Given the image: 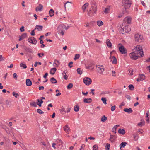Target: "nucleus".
<instances>
[{
  "label": "nucleus",
  "instance_id": "obj_1",
  "mask_svg": "<svg viewBox=\"0 0 150 150\" xmlns=\"http://www.w3.org/2000/svg\"><path fill=\"white\" fill-rule=\"evenodd\" d=\"M132 51L133 52L130 54L131 58L133 60H136L139 57L144 56L142 47L140 45H137L134 47Z\"/></svg>",
  "mask_w": 150,
  "mask_h": 150
},
{
  "label": "nucleus",
  "instance_id": "obj_2",
  "mask_svg": "<svg viewBox=\"0 0 150 150\" xmlns=\"http://www.w3.org/2000/svg\"><path fill=\"white\" fill-rule=\"evenodd\" d=\"M122 5L124 6L123 8L122 11L124 13L127 12V9L129 8L130 7L132 2L129 0H123L122 1Z\"/></svg>",
  "mask_w": 150,
  "mask_h": 150
},
{
  "label": "nucleus",
  "instance_id": "obj_3",
  "mask_svg": "<svg viewBox=\"0 0 150 150\" xmlns=\"http://www.w3.org/2000/svg\"><path fill=\"white\" fill-rule=\"evenodd\" d=\"M120 32L124 34L126 33L129 32L130 31L131 29L130 28L128 27L127 25L126 26L123 24L121 25V29H120Z\"/></svg>",
  "mask_w": 150,
  "mask_h": 150
},
{
  "label": "nucleus",
  "instance_id": "obj_4",
  "mask_svg": "<svg viewBox=\"0 0 150 150\" xmlns=\"http://www.w3.org/2000/svg\"><path fill=\"white\" fill-rule=\"evenodd\" d=\"M134 38L135 41L139 42H142L143 40L142 36L138 33L134 35Z\"/></svg>",
  "mask_w": 150,
  "mask_h": 150
},
{
  "label": "nucleus",
  "instance_id": "obj_5",
  "mask_svg": "<svg viewBox=\"0 0 150 150\" xmlns=\"http://www.w3.org/2000/svg\"><path fill=\"white\" fill-rule=\"evenodd\" d=\"M65 25L63 24L59 25L57 28V30L59 32V34L63 36L64 34L63 31L64 29Z\"/></svg>",
  "mask_w": 150,
  "mask_h": 150
},
{
  "label": "nucleus",
  "instance_id": "obj_6",
  "mask_svg": "<svg viewBox=\"0 0 150 150\" xmlns=\"http://www.w3.org/2000/svg\"><path fill=\"white\" fill-rule=\"evenodd\" d=\"M83 81L85 85L88 86L91 83L92 80L89 77H85Z\"/></svg>",
  "mask_w": 150,
  "mask_h": 150
},
{
  "label": "nucleus",
  "instance_id": "obj_7",
  "mask_svg": "<svg viewBox=\"0 0 150 150\" xmlns=\"http://www.w3.org/2000/svg\"><path fill=\"white\" fill-rule=\"evenodd\" d=\"M131 20L132 18L130 17H126L124 19V23H127L128 24H130L131 23Z\"/></svg>",
  "mask_w": 150,
  "mask_h": 150
},
{
  "label": "nucleus",
  "instance_id": "obj_8",
  "mask_svg": "<svg viewBox=\"0 0 150 150\" xmlns=\"http://www.w3.org/2000/svg\"><path fill=\"white\" fill-rule=\"evenodd\" d=\"M91 8L93 9L94 11H96L97 8L96 2L94 1H91Z\"/></svg>",
  "mask_w": 150,
  "mask_h": 150
},
{
  "label": "nucleus",
  "instance_id": "obj_9",
  "mask_svg": "<svg viewBox=\"0 0 150 150\" xmlns=\"http://www.w3.org/2000/svg\"><path fill=\"white\" fill-rule=\"evenodd\" d=\"M109 58L110 60V61H112V63L113 64H116L117 63V60L116 58L114 56H111L110 55Z\"/></svg>",
  "mask_w": 150,
  "mask_h": 150
},
{
  "label": "nucleus",
  "instance_id": "obj_10",
  "mask_svg": "<svg viewBox=\"0 0 150 150\" xmlns=\"http://www.w3.org/2000/svg\"><path fill=\"white\" fill-rule=\"evenodd\" d=\"M120 52L122 54H125L127 53L126 50L123 45H121L119 47Z\"/></svg>",
  "mask_w": 150,
  "mask_h": 150
},
{
  "label": "nucleus",
  "instance_id": "obj_11",
  "mask_svg": "<svg viewBox=\"0 0 150 150\" xmlns=\"http://www.w3.org/2000/svg\"><path fill=\"white\" fill-rule=\"evenodd\" d=\"M96 11H94L93 9L90 8L89 11H88V14L90 16H92L95 13Z\"/></svg>",
  "mask_w": 150,
  "mask_h": 150
},
{
  "label": "nucleus",
  "instance_id": "obj_12",
  "mask_svg": "<svg viewBox=\"0 0 150 150\" xmlns=\"http://www.w3.org/2000/svg\"><path fill=\"white\" fill-rule=\"evenodd\" d=\"M43 6L41 4H39L38 6L37 7L35 8V11H41L43 8Z\"/></svg>",
  "mask_w": 150,
  "mask_h": 150
},
{
  "label": "nucleus",
  "instance_id": "obj_13",
  "mask_svg": "<svg viewBox=\"0 0 150 150\" xmlns=\"http://www.w3.org/2000/svg\"><path fill=\"white\" fill-rule=\"evenodd\" d=\"M88 5L89 4L88 3H86L82 7V9L83 12L85 11L87 7H88Z\"/></svg>",
  "mask_w": 150,
  "mask_h": 150
},
{
  "label": "nucleus",
  "instance_id": "obj_14",
  "mask_svg": "<svg viewBox=\"0 0 150 150\" xmlns=\"http://www.w3.org/2000/svg\"><path fill=\"white\" fill-rule=\"evenodd\" d=\"M123 110L129 114L133 112L132 109L130 108H124L123 109Z\"/></svg>",
  "mask_w": 150,
  "mask_h": 150
},
{
  "label": "nucleus",
  "instance_id": "obj_15",
  "mask_svg": "<svg viewBox=\"0 0 150 150\" xmlns=\"http://www.w3.org/2000/svg\"><path fill=\"white\" fill-rule=\"evenodd\" d=\"M83 101L85 103H90L92 101V99L91 98H85L84 99Z\"/></svg>",
  "mask_w": 150,
  "mask_h": 150
},
{
  "label": "nucleus",
  "instance_id": "obj_16",
  "mask_svg": "<svg viewBox=\"0 0 150 150\" xmlns=\"http://www.w3.org/2000/svg\"><path fill=\"white\" fill-rule=\"evenodd\" d=\"M26 84L28 86H30L32 85V83L30 79H26Z\"/></svg>",
  "mask_w": 150,
  "mask_h": 150
},
{
  "label": "nucleus",
  "instance_id": "obj_17",
  "mask_svg": "<svg viewBox=\"0 0 150 150\" xmlns=\"http://www.w3.org/2000/svg\"><path fill=\"white\" fill-rule=\"evenodd\" d=\"M43 28V26L42 25H37L35 28L34 29V30L37 29L39 31H41L42 29Z\"/></svg>",
  "mask_w": 150,
  "mask_h": 150
},
{
  "label": "nucleus",
  "instance_id": "obj_18",
  "mask_svg": "<svg viewBox=\"0 0 150 150\" xmlns=\"http://www.w3.org/2000/svg\"><path fill=\"white\" fill-rule=\"evenodd\" d=\"M103 66H100L99 65L98 66H96V68L98 69V70L100 71L102 73L104 71V68L102 67Z\"/></svg>",
  "mask_w": 150,
  "mask_h": 150
},
{
  "label": "nucleus",
  "instance_id": "obj_19",
  "mask_svg": "<svg viewBox=\"0 0 150 150\" xmlns=\"http://www.w3.org/2000/svg\"><path fill=\"white\" fill-rule=\"evenodd\" d=\"M106 43L108 47L110 48L111 47L112 43L110 42V40L109 39H108L106 40Z\"/></svg>",
  "mask_w": 150,
  "mask_h": 150
},
{
  "label": "nucleus",
  "instance_id": "obj_20",
  "mask_svg": "<svg viewBox=\"0 0 150 150\" xmlns=\"http://www.w3.org/2000/svg\"><path fill=\"white\" fill-rule=\"evenodd\" d=\"M64 129L66 132L68 133L70 130V128L67 125H66L64 127Z\"/></svg>",
  "mask_w": 150,
  "mask_h": 150
},
{
  "label": "nucleus",
  "instance_id": "obj_21",
  "mask_svg": "<svg viewBox=\"0 0 150 150\" xmlns=\"http://www.w3.org/2000/svg\"><path fill=\"white\" fill-rule=\"evenodd\" d=\"M56 70H57V69L56 68H52L51 69V70L50 71V73L51 74L53 75L55 74V72L56 71Z\"/></svg>",
  "mask_w": 150,
  "mask_h": 150
},
{
  "label": "nucleus",
  "instance_id": "obj_22",
  "mask_svg": "<svg viewBox=\"0 0 150 150\" xmlns=\"http://www.w3.org/2000/svg\"><path fill=\"white\" fill-rule=\"evenodd\" d=\"M60 64V62L58 60H55L53 63V65L55 67H57Z\"/></svg>",
  "mask_w": 150,
  "mask_h": 150
},
{
  "label": "nucleus",
  "instance_id": "obj_23",
  "mask_svg": "<svg viewBox=\"0 0 150 150\" xmlns=\"http://www.w3.org/2000/svg\"><path fill=\"white\" fill-rule=\"evenodd\" d=\"M145 124V122L143 120H141V122L138 124L137 125L141 127L142 126L144 125Z\"/></svg>",
  "mask_w": 150,
  "mask_h": 150
},
{
  "label": "nucleus",
  "instance_id": "obj_24",
  "mask_svg": "<svg viewBox=\"0 0 150 150\" xmlns=\"http://www.w3.org/2000/svg\"><path fill=\"white\" fill-rule=\"evenodd\" d=\"M127 144V143L126 142H122L120 145V149L122 148H124L126 146V144Z\"/></svg>",
  "mask_w": 150,
  "mask_h": 150
},
{
  "label": "nucleus",
  "instance_id": "obj_25",
  "mask_svg": "<svg viewBox=\"0 0 150 150\" xmlns=\"http://www.w3.org/2000/svg\"><path fill=\"white\" fill-rule=\"evenodd\" d=\"M139 77L142 81L144 80L145 79V76L143 74H140L139 76Z\"/></svg>",
  "mask_w": 150,
  "mask_h": 150
},
{
  "label": "nucleus",
  "instance_id": "obj_26",
  "mask_svg": "<svg viewBox=\"0 0 150 150\" xmlns=\"http://www.w3.org/2000/svg\"><path fill=\"white\" fill-rule=\"evenodd\" d=\"M118 132L120 134L123 135L125 133V132L124 129H120L118 131Z\"/></svg>",
  "mask_w": 150,
  "mask_h": 150
},
{
  "label": "nucleus",
  "instance_id": "obj_27",
  "mask_svg": "<svg viewBox=\"0 0 150 150\" xmlns=\"http://www.w3.org/2000/svg\"><path fill=\"white\" fill-rule=\"evenodd\" d=\"M49 14L50 17L52 16L54 14V11L53 10L51 9L49 11Z\"/></svg>",
  "mask_w": 150,
  "mask_h": 150
},
{
  "label": "nucleus",
  "instance_id": "obj_28",
  "mask_svg": "<svg viewBox=\"0 0 150 150\" xmlns=\"http://www.w3.org/2000/svg\"><path fill=\"white\" fill-rule=\"evenodd\" d=\"M115 138L114 135H110L109 140L112 142H113L114 141Z\"/></svg>",
  "mask_w": 150,
  "mask_h": 150
},
{
  "label": "nucleus",
  "instance_id": "obj_29",
  "mask_svg": "<svg viewBox=\"0 0 150 150\" xmlns=\"http://www.w3.org/2000/svg\"><path fill=\"white\" fill-rule=\"evenodd\" d=\"M50 81L52 83H56L57 82L56 80L54 77L51 78L50 79Z\"/></svg>",
  "mask_w": 150,
  "mask_h": 150
},
{
  "label": "nucleus",
  "instance_id": "obj_30",
  "mask_svg": "<svg viewBox=\"0 0 150 150\" xmlns=\"http://www.w3.org/2000/svg\"><path fill=\"white\" fill-rule=\"evenodd\" d=\"M107 120V117L105 115L103 116L101 119V120L102 122H105Z\"/></svg>",
  "mask_w": 150,
  "mask_h": 150
},
{
  "label": "nucleus",
  "instance_id": "obj_31",
  "mask_svg": "<svg viewBox=\"0 0 150 150\" xmlns=\"http://www.w3.org/2000/svg\"><path fill=\"white\" fill-rule=\"evenodd\" d=\"M103 24V23L101 21H98L97 22V25L99 26H101Z\"/></svg>",
  "mask_w": 150,
  "mask_h": 150
},
{
  "label": "nucleus",
  "instance_id": "obj_32",
  "mask_svg": "<svg viewBox=\"0 0 150 150\" xmlns=\"http://www.w3.org/2000/svg\"><path fill=\"white\" fill-rule=\"evenodd\" d=\"M79 107L78 105H75L74 107V110L75 112H78L79 111Z\"/></svg>",
  "mask_w": 150,
  "mask_h": 150
},
{
  "label": "nucleus",
  "instance_id": "obj_33",
  "mask_svg": "<svg viewBox=\"0 0 150 150\" xmlns=\"http://www.w3.org/2000/svg\"><path fill=\"white\" fill-rule=\"evenodd\" d=\"M20 66L21 67H23V69H25L27 67L26 64L23 63H21L20 64Z\"/></svg>",
  "mask_w": 150,
  "mask_h": 150
},
{
  "label": "nucleus",
  "instance_id": "obj_34",
  "mask_svg": "<svg viewBox=\"0 0 150 150\" xmlns=\"http://www.w3.org/2000/svg\"><path fill=\"white\" fill-rule=\"evenodd\" d=\"M109 8L108 7H107L105 8V10L103 11V12L107 14L109 13Z\"/></svg>",
  "mask_w": 150,
  "mask_h": 150
},
{
  "label": "nucleus",
  "instance_id": "obj_35",
  "mask_svg": "<svg viewBox=\"0 0 150 150\" xmlns=\"http://www.w3.org/2000/svg\"><path fill=\"white\" fill-rule=\"evenodd\" d=\"M73 85L72 83H69L67 86V88L68 89H70L72 88Z\"/></svg>",
  "mask_w": 150,
  "mask_h": 150
},
{
  "label": "nucleus",
  "instance_id": "obj_36",
  "mask_svg": "<svg viewBox=\"0 0 150 150\" xmlns=\"http://www.w3.org/2000/svg\"><path fill=\"white\" fill-rule=\"evenodd\" d=\"M81 68H78L77 69V71L78 74L79 75H81L82 73V71L81 70Z\"/></svg>",
  "mask_w": 150,
  "mask_h": 150
},
{
  "label": "nucleus",
  "instance_id": "obj_37",
  "mask_svg": "<svg viewBox=\"0 0 150 150\" xmlns=\"http://www.w3.org/2000/svg\"><path fill=\"white\" fill-rule=\"evenodd\" d=\"M101 100L103 102L104 104H106V100L105 98L102 97L101 99Z\"/></svg>",
  "mask_w": 150,
  "mask_h": 150
},
{
  "label": "nucleus",
  "instance_id": "obj_38",
  "mask_svg": "<svg viewBox=\"0 0 150 150\" xmlns=\"http://www.w3.org/2000/svg\"><path fill=\"white\" fill-rule=\"evenodd\" d=\"M110 144L108 143H107L105 146V150H109L110 148Z\"/></svg>",
  "mask_w": 150,
  "mask_h": 150
},
{
  "label": "nucleus",
  "instance_id": "obj_39",
  "mask_svg": "<svg viewBox=\"0 0 150 150\" xmlns=\"http://www.w3.org/2000/svg\"><path fill=\"white\" fill-rule=\"evenodd\" d=\"M37 112L38 113L40 114H42L44 113V112L42 111L40 109H38L37 110Z\"/></svg>",
  "mask_w": 150,
  "mask_h": 150
},
{
  "label": "nucleus",
  "instance_id": "obj_40",
  "mask_svg": "<svg viewBox=\"0 0 150 150\" xmlns=\"http://www.w3.org/2000/svg\"><path fill=\"white\" fill-rule=\"evenodd\" d=\"M56 142H57V143L60 144H59V145H60L61 144H62V141L60 139H57L56 140Z\"/></svg>",
  "mask_w": 150,
  "mask_h": 150
},
{
  "label": "nucleus",
  "instance_id": "obj_41",
  "mask_svg": "<svg viewBox=\"0 0 150 150\" xmlns=\"http://www.w3.org/2000/svg\"><path fill=\"white\" fill-rule=\"evenodd\" d=\"M98 145L96 144L94 145L93 147V150H98Z\"/></svg>",
  "mask_w": 150,
  "mask_h": 150
},
{
  "label": "nucleus",
  "instance_id": "obj_42",
  "mask_svg": "<svg viewBox=\"0 0 150 150\" xmlns=\"http://www.w3.org/2000/svg\"><path fill=\"white\" fill-rule=\"evenodd\" d=\"M21 36L22 39H23L27 37V34L26 33H24Z\"/></svg>",
  "mask_w": 150,
  "mask_h": 150
},
{
  "label": "nucleus",
  "instance_id": "obj_43",
  "mask_svg": "<svg viewBox=\"0 0 150 150\" xmlns=\"http://www.w3.org/2000/svg\"><path fill=\"white\" fill-rule=\"evenodd\" d=\"M80 57V55L79 54H76L75 55V57L74 58V59L75 60H77V59H78Z\"/></svg>",
  "mask_w": 150,
  "mask_h": 150
},
{
  "label": "nucleus",
  "instance_id": "obj_44",
  "mask_svg": "<svg viewBox=\"0 0 150 150\" xmlns=\"http://www.w3.org/2000/svg\"><path fill=\"white\" fill-rule=\"evenodd\" d=\"M129 89L131 90H133L134 89V86L132 84L129 85L128 86Z\"/></svg>",
  "mask_w": 150,
  "mask_h": 150
},
{
  "label": "nucleus",
  "instance_id": "obj_45",
  "mask_svg": "<svg viewBox=\"0 0 150 150\" xmlns=\"http://www.w3.org/2000/svg\"><path fill=\"white\" fill-rule=\"evenodd\" d=\"M13 94L16 98H17L19 96V95L14 92H13Z\"/></svg>",
  "mask_w": 150,
  "mask_h": 150
},
{
  "label": "nucleus",
  "instance_id": "obj_46",
  "mask_svg": "<svg viewBox=\"0 0 150 150\" xmlns=\"http://www.w3.org/2000/svg\"><path fill=\"white\" fill-rule=\"evenodd\" d=\"M89 24L90 26L89 27L90 28L93 26L94 25V22L92 21L90 22Z\"/></svg>",
  "mask_w": 150,
  "mask_h": 150
},
{
  "label": "nucleus",
  "instance_id": "obj_47",
  "mask_svg": "<svg viewBox=\"0 0 150 150\" xmlns=\"http://www.w3.org/2000/svg\"><path fill=\"white\" fill-rule=\"evenodd\" d=\"M129 74L131 75H133V70H132V69H129Z\"/></svg>",
  "mask_w": 150,
  "mask_h": 150
},
{
  "label": "nucleus",
  "instance_id": "obj_48",
  "mask_svg": "<svg viewBox=\"0 0 150 150\" xmlns=\"http://www.w3.org/2000/svg\"><path fill=\"white\" fill-rule=\"evenodd\" d=\"M13 76L15 80L17 79V76L16 73H14L13 74Z\"/></svg>",
  "mask_w": 150,
  "mask_h": 150
},
{
  "label": "nucleus",
  "instance_id": "obj_49",
  "mask_svg": "<svg viewBox=\"0 0 150 150\" xmlns=\"http://www.w3.org/2000/svg\"><path fill=\"white\" fill-rule=\"evenodd\" d=\"M125 97L126 98H127V99H128L129 100H130L131 99V97L130 96L128 95H126Z\"/></svg>",
  "mask_w": 150,
  "mask_h": 150
},
{
  "label": "nucleus",
  "instance_id": "obj_50",
  "mask_svg": "<svg viewBox=\"0 0 150 150\" xmlns=\"http://www.w3.org/2000/svg\"><path fill=\"white\" fill-rule=\"evenodd\" d=\"M32 37L29 38L28 39V41L30 43H32V42L33 41Z\"/></svg>",
  "mask_w": 150,
  "mask_h": 150
},
{
  "label": "nucleus",
  "instance_id": "obj_51",
  "mask_svg": "<svg viewBox=\"0 0 150 150\" xmlns=\"http://www.w3.org/2000/svg\"><path fill=\"white\" fill-rule=\"evenodd\" d=\"M40 103H38V105L39 107H41V104L43 103V101H42V100L41 99H40Z\"/></svg>",
  "mask_w": 150,
  "mask_h": 150
},
{
  "label": "nucleus",
  "instance_id": "obj_52",
  "mask_svg": "<svg viewBox=\"0 0 150 150\" xmlns=\"http://www.w3.org/2000/svg\"><path fill=\"white\" fill-rule=\"evenodd\" d=\"M38 54L39 57H42V56H44V54L43 53H42L41 54L38 53Z\"/></svg>",
  "mask_w": 150,
  "mask_h": 150
},
{
  "label": "nucleus",
  "instance_id": "obj_53",
  "mask_svg": "<svg viewBox=\"0 0 150 150\" xmlns=\"http://www.w3.org/2000/svg\"><path fill=\"white\" fill-rule=\"evenodd\" d=\"M115 108H116L115 106L114 105V106H112L111 107V111H114L115 110Z\"/></svg>",
  "mask_w": 150,
  "mask_h": 150
},
{
  "label": "nucleus",
  "instance_id": "obj_54",
  "mask_svg": "<svg viewBox=\"0 0 150 150\" xmlns=\"http://www.w3.org/2000/svg\"><path fill=\"white\" fill-rule=\"evenodd\" d=\"M119 126V125H115L114 126V127L113 128V131H114V130L115 129V131L116 130V129L117 127H118Z\"/></svg>",
  "mask_w": 150,
  "mask_h": 150
},
{
  "label": "nucleus",
  "instance_id": "obj_55",
  "mask_svg": "<svg viewBox=\"0 0 150 150\" xmlns=\"http://www.w3.org/2000/svg\"><path fill=\"white\" fill-rule=\"evenodd\" d=\"M35 30L34 29L32 31L31 33V35L32 36H34L35 35V33L34 31Z\"/></svg>",
  "mask_w": 150,
  "mask_h": 150
},
{
  "label": "nucleus",
  "instance_id": "obj_56",
  "mask_svg": "<svg viewBox=\"0 0 150 150\" xmlns=\"http://www.w3.org/2000/svg\"><path fill=\"white\" fill-rule=\"evenodd\" d=\"M20 31L21 32H23L24 31V26H22L20 28Z\"/></svg>",
  "mask_w": 150,
  "mask_h": 150
},
{
  "label": "nucleus",
  "instance_id": "obj_57",
  "mask_svg": "<svg viewBox=\"0 0 150 150\" xmlns=\"http://www.w3.org/2000/svg\"><path fill=\"white\" fill-rule=\"evenodd\" d=\"M73 63V62H69L68 64V66L70 67L71 68L72 67V65H72Z\"/></svg>",
  "mask_w": 150,
  "mask_h": 150
},
{
  "label": "nucleus",
  "instance_id": "obj_58",
  "mask_svg": "<svg viewBox=\"0 0 150 150\" xmlns=\"http://www.w3.org/2000/svg\"><path fill=\"white\" fill-rule=\"evenodd\" d=\"M93 64L91 62H89L88 63V64H87V65H88L90 67H91L92 65Z\"/></svg>",
  "mask_w": 150,
  "mask_h": 150
},
{
  "label": "nucleus",
  "instance_id": "obj_59",
  "mask_svg": "<svg viewBox=\"0 0 150 150\" xmlns=\"http://www.w3.org/2000/svg\"><path fill=\"white\" fill-rule=\"evenodd\" d=\"M38 88L39 90H43L44 89V87L43 86H39Z\"/></svg>",
  "mask_w": 150,
  "mask_h": 150
},
{
  "label": "nucleus",
  "instance_id": "obj_60",
  "mask_svg": "<svg viewBox=\"0 0 150 150\" xmlns=\"http://www.w3.org/2000/svg\"><path fill=\"white\" fill-rule=\"evenodd\" d=\"M6 104L8 105H9L10 104V102L8 100H6Z\"/></svg>",
  "mask_w": 150,
  "mask_h": 150
},
{
  "label": "nucleus",
  "instance_id": "obj_61",
  "mask_svg": "<svg viewBox=\"0 0 150 150\" xmlns=\"http://www.w3.org/2000/svg\"><path fill=\"white\" fill-rule=\"evenodd\" d=\"M63 78L64 79H65V80H67V79H68V76H67L66 75H63Z\"/></svg>",
  "mask_w": 150,
  "mask_h": 150
},
{
  "label": "nucleus",
  "instance_id": "obj_62",
  "mask_svg": "<svg viewBox=\"0 0 150 150\" xmlns=\"http://www.w3.org/2000/svg\"><path fill=\"white\" fill-rule=\"evenodd\" d=\"M112 76H116L115 75V71H112Z\"/></svg>",
  "mask_w": 150,
  "mask_h": 150
},
{
  "label": "nucleus",
  "instance_id": "obj_63",
  "mask_svg": "<svg viewBox=\"0 0 150 150\" xmlns=\"http://www.w3.org/2000/svg\"><path fill=\"white\" fill-rule=\"evenodd\" d=\"M88 139L90 140H94L95 139V138L94 137H92L91 136H90L89 137Z\"/></svg>",
  "mask_w": 150,
  "mask_h": 150
},
{
  "label": "nucleus",
  "instance_id": "obj_64",
  "mask_svg": "<svg viewBox=\"0 0 150 150\" xmlns=\"http://www.w3.org/2000/svg\"><path fill=\"white\" fill-rule=\"evenodd\" d=\"M81 148H80V150H84V145H82L81 146Z\"/></svg>",
  "mask_w": 150,
  "mask_h": 150
}]
</instances>
